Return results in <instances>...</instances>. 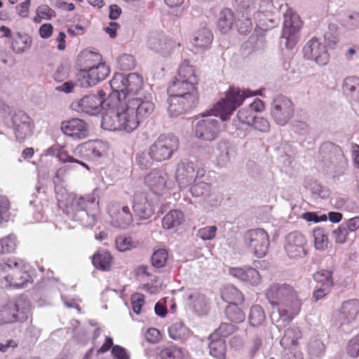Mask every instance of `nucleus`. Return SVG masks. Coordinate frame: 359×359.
Segmentation results:
<instances>
[{
	"label": "nucleus",
	"instance_id": "1",
	"mask_svg": "<svg viewBox=\"0 0 359 359\" xmlns=\"http://www.w3.org/2000/svg\"><path fill=\"white\" fill-rule=\"evenodd\" d=\"M262 90L251 91L230 88L224 98H222L213 108L203 114V118L198 121L194 126V135L206 141H212L220 131L221 121H226L231 114L242 104L246 97L253 95H262Z\"/></svg>",
	"mask_w": 359,
	"mask_h": 359
},
{
	"label": "nucleus",
	"instance_id": "2",
	"mask_svg": "<svg viewBox=\"0 0 359 359\" xmlns=\"http://www.w3.org/2000/svg\"><path fill=\"white\" fill-rule=\"evenodd\" d=\"M108 109L102 114V126L109 130L131 133L154 112L155 107L147 102L143 104L116 100L107 103Z\"/></svg>",
	"mask_w": 359,
	"mask_h": 359
},
{
	"label": "nucleus",
	"instance_id": "3",
	"mask_svg": "<svg viewBox=\"0 0 359 359\" xmlns=\"http://www.w3.org/2000/svg\"><path fill=\"white\" fill-rule=\"evenodd\" d=\"M99 189L95 188L90 194L77 195L58 187L55 189V197L59 207L69 218L83 226L92 227L99 211Z\"/></svg>",
	"mask_w": 359,
	"mask_h": 359
},
{
	"label": "nucleus",
	"instance_id": "4",
	"mask_svg": "<svg viewBox=\"0 0 359 359\" xmlns=\"http://www.w3.org/2000/svg\"><path fill=\"white\" fill-rule=\"evenodd\" d=\"M110 86L113 90L111 98L116 97L119 101L141 104L147 102L155 107L150 88L144 85L142 76L137 73H116L110 81Z\"/></svg>",
	"mask_w": 359,
	"mask_h": 359
},
{
	"label": "nucleus",
	"instance_id": "5",
	"mask_svg": "<svg viewBox=\"0 0 359 359\" xmlns=\"http://www.w3.org/2000/svg\"><path fill=\"white\" fill-rule=\"evenodd\" d=\"M266 297L274 310H276L279 319L290 322L298 315L302 307V301L297 291L287 283L271 284L266 290Z\"/></svg>",
	"mask_w": 359,
	"mask_h": 359
},
{
	"label": "nucleus",
	"instance_id": "6",
	"mask_svg": "<svg viewBox=\"0 0 359 359\" xmlns=\"http://www.w3.org/2000/svg\"><path fill=\"white\" fill-rule=\"evenodd\" d=\"M83 60V67L76 74V84L81 88H88L95 86L100 81L106 79L109 74L110 69L100 60L97 53L89 52L80 56Z\"/></svg>",
	"mask_w": 359,
	"mask_h": 359
},
{
	"label": "nucleus",
	"instance_id": "7",
	"mask_svg": "<svg viewBox=\"0 0 359 359\" xmlns=\"http://www.w3.org/2000/svg\"><path fill=\"white\" fill-rule=\"evenodd\" d=\"M21 262L15 257L8 258L0 262V271L4 287H23L31 280L30 275L20 269Z\"/></svg>",
	"mask_w": 359,
	"mask_h": 359
},
{
	"label": "nucleus",
	"instance_id": "8",
	"mask_svg": "<svg viewBox=\"0 0 359 359\" xmlns=\"http://www.w3.org/2000/svg\"><path fill=\"white\" fill-rule=\"evenodd\" d=\"M30 304L23 297L9 301L0 308V325L25 321L30 314Z\"/></svg>",
	"mask_w": 359,
	"mask_h": 359
},
{
	"label": "nucleus",
	"instance_id": "9",
	"mask_svg": "<svg viewBox=\"0 0 359 359\" xmlns=\"http://www.w3.org/2000/svg\"><path fill=\"white\" fill-rule=\"evenodd\" d=\"M245 247L257 258L264 257L270 245L268 233L262 228L248 230L243 236Z\"/></svg>",
	"mask_w": 359,
	"mask_h": 359
},
{
	"label": "nucleus",
	"instance_id": "10",
	"mask_svg": "<svg viewBox=\"0 0 359 359\" xmlns=\"http://www.w3.org/2000/svg\"><path fill=\"white\" fill-rule=\"evenodd\" d=\"M179 140L172 135H161L150 145L151 153L155 161L161 162L172 158L179 149Z\"/></svg>",
	"mask_w": 359,
	"mask_h": 359
},
{
	"label": "nucleus",
	"instance_id": "11",
	"mask_svg": "<svg viewBox=\"0 0 359 359\" xmlns=\"http://www.w3.org/2000/svg\"><path fill=\"white\" fill-rule=\"evenodd\" d=\"M302 27L299 16L291 10L286 11L284 15V25L280 44L287 49H292L299 39V31Z\"/></svg>",
	"mask_w": 359,
	"mask_h": 359
},
{
	"label": "nucleus",
	"instance_id": "12",
	"mask_svg": "<svg viewBox=\"0 0 359 359\" xmlns=\"http://www.w3.org/2000/svg\"><path fill=\"white\" fill-rule=\"evenodd\" d=\"M205 170L194 162L182 161L177 164L175 178L180 189H184L205 175Z\"/></svg>",
	"mask_w": 359,
	"mask_h": 359
},
{
	"label": "nucleus",
	"instance_id": "13",
	"mask_svg": "<svg viewBox=\"0 0 359 359\" xmlns=\"http://www.w3.org/2000/svg\"><path fill=\"white\" fill-rule=\"evenodd\" d=\"M283 249L287 257L291 259L304 258L307 255V240L298 231L287 233L284 238Z\"/></svg>",
	"mask_w": 359,
	"mask_h": 359
},
{
	"label": "nucleus",
	"instance_id": "14",
	"mask_svg": "<svg viewBox=\"0 0 359 359\" xmlns=\"http://www.w3.org/2000/svg\"><path fill=\"white\" fill-rule=\"evenodd\" d=\"M105 96L103 90L98 91L97 95H85L80 100L73 102L71 108L78 113L97 115L104 109Z\"/></svg>",
	"mask_w": 359,
	"mask_h": 359
},
{
	"label": "nucleus",
	"instance_id": "15",
	"mask_svg": "<svg viewBox=\"0 0 359 359\" xmlns=\"http://www.w3.org/2000/svg\"><path fill=\"white\" fill-rule=\"evenodd\" d=\"M294 114V104L288 97L279 95L276 96L271 106V116L279 126H285Z\"/></svg>",
	"mask_w": 359,
	"mask_h": 359
},
{
	"label": "nucleus",
	"instance_id": "16",
	"mask_svg": "<svg viewBox=\"0 0 359 359\" xmlns=\"http://www.w3.org/2000/svg\"><path fill=\"white\" fill-rule=\"evenodd\" d=\"M278 8L273 7L271 3V6H267L266 3H257V8L253 13V20L257 27L262 30H268L276 27L278 25V18L276 17V13Z\"/></svg>",
	"mask_w": 359,
	"mask_h": 359
},
{
	"label": "nucleus",
	"instance_id": "17",
	"mask_svg": "<svg viewBox=\"0 0 359 359\" xmlns=\"http://www.w3.org/2000/svg\"><path fill=\"white\" fill-rule=\"evenodd\" d=\"M359 313V301L349 299L341 304L340 309L333 316L335 326L342 327L354 322Z\"/></svg>",
	"mask_w": 359,
	"mask_h": 359
},
{
	"label": "nucleus",
	"instance_id": "18",
	"mask_svg": "<svg viewBox=\"0 0 359 359\" xmlns=\"http://www.w3.org/2000/svg\"><path fill=\"white\" fill-rule=\"evenodd\" d=\"M303 53L305 58L313 60L320 66L326 65L330 61V54L326 46L315 37L306 43Z\"/></svg>",
	"mask_w": 359,
	"mask_h": 359
},
{
	"label": "nucleus",
	"instance_id": "19",
	"mask_svg": "<svg viewBox=\"0 0 359 359\" xmlns=\"http://www.w3.org/2000/svg\"><path fill=\"white\" fill-rule=\"evenodd\" d=\"M108 150L109 147L106 142L97 140L77 146L73 150V154L78 158L95 159L105 155Z\"/></svg>",
	"mask_w": 359,
	"mask_h": 359
},
{
	"label": "nucleus",
	"instance_id": "20",
	"mask_svg": "<svg viewBox=\"0 0 359 359\" xmlns=\"http://www.w3.org/2000/svg\"><path fill=\"white\" fill-rule=\"evenodd\" d=\"M238 9L241 13L237 26L240 33L245 34L251 30L252 27V19L253 13L257 8V3L255 0H235Z\"/></svg>",
	"mask_w": 359,
	"mask_h": 359
},
{
	"label": "nucleus",
	"instance_id": "21",
	"mask_svg": "<svg viewBox=\"0 0 359 359\" xmlns=\"http://www.w3.org/2000/svg\"><path fill=\"white\" fill-rule=\"evenodd\" d=\"M167 102V111L171 118H177L191 111L198 104L197 101L175 95H170Z\"/></svg>",
	"mask_w": 359,
	"mask_h": 359
},
{
	"label": "nucleus",
	"instance_id": "22",
	"mask_svg": "<svg viewBox=\"0 0 359 359\" xmlns=\"http://www.w3.org/2000/svg\"><path fill=\"white\" fill-rule=\"evenodd\" d=\"M189 191L192 196L200 198L210 206H217L221 202V198L212 190L210 183L204 182H195L190 187Z\"/></svg>",
	"mask_w": 359,
	"mask_h": 359
},
{
	"label": "nucleus",
	"instance_id": "23",
	"mask_svg": "<svg viewBox=\"0 0 359 359\" xmlns=\"http://www.w3.org/2000/svg\"><path fill=\"white\" fill-rule=\"evenodd\" d=\"M168 175L163 170L154 169L144 177L145 184L156 195L163 194L168 189Z\"/></svg>",
	"mask_w": 359,
	"mask_h": 359
},
{
	"label": "nucleus",
	"instance_id": "24",
	"mask_svg": "<svg viewBox=\"0 0 359 359\" xmlns=\"http://www.w3.org/2000/svg\"><path fill=\"white\" fill-rule=\"evenodd\" d=\"M62 132L74 140L86 138L88 135V124L80 118H72L61 123Z\"/></svg>",
	"mask_w": 359,
	"mask_h": 359
},
{
	"label": "nucleus",
	"instance_id": "25",
	"mask_svg": "<svg viewBox=\"0 0 359 359\" xmlns=\"http://www.w3.org/2000/svg\"><path fill=\"white\" fill-rule=\"evenodd\" d=\"M13 131L17 140L21 142L32 135V126L29 116L18 111L12 117Z\"/></svg>",
	"mask_w": 359,
	"mask_h": 359
},
{
	"label": "nucleus",
	"instance_id": "26",
	"mask_svg": "<svg viewBox=\"0 0 359 359\" xmlns=\"http://www.w3.org/2000/svg\"><path fill=\"white\" fill-rule=\"evenodd\" d=\"M114 226L126 229L133 221V215L128 206L121 205L118 203L111 204L108 210Z\"/></svg>",
	"mask_w": 359,
	"mask_h": 359
},
{
	"label": "nucleus",
	"instance_id": "27",
	"mask_svg": "<svg viewBox=\"0 0 359 359\" xmlns=\"http://www.w3.org/2000/svg\"><path fill=\"white\" fill-rule=\"evenodd\" d=\"M197 83L176 79L168 89L169 95H180L187 99L198 102Z\"/></svg>",
	"mask_w": 359,
	"mask_h": 359
},
{
	"label": "nucleus",
	"instance_id": "28",
	"mask_svg": "<svg viewBox=\"0 0 359 359\" xmlns=\"http://www.w3.org/2000/svg\"><path fill=\"white\" fill-rule=\"evenodd\" d=\"M147 46L151 50L167 54L174 46V42L161 32H151L147 36Z\"/></svg>",
	"mask_w": 359,
	"mask_h": 359
},
{
	"label": "nucleus",
	"instance_id": "29",
	"mask_svg": "<svg viewBox=\"0 0 359 359\" xmlns=\"http://www.w3.org/2000/svg\"><path fill=\"white\" fill-rule=\"evenodd\" d=\"M213 40L212 31L205 25L200 27L194 34L191 43L196 52L202 53L209 48Z\"/></svg>",
	"mask_w": 359,
	"mask_h": 359
},
{
	"label": "nucleus",
	"instance_id": "30",
	"mask_svg": "<svg viewBox=\"0 0 359 359\" xmlns=\"http://www.w3.org/2000/svg\"><path fill=\"white\" fill-rule=\"evenodd\" d=\"M189 306L198 315H203L208 311V302L203 294L196 290H189L186 293Z\"/></svg>",
	"mask_w": 359,
	"mask_h": 359
},
{
	"label": "nucleus",
	"instance_id": "31",
	"mask_svg": "<svg viewBox=\"0 0 359 359\" xmlns=\"http://www.w3.org/2000/svg\"><path fill=\"white\" fill-rule=\"evenodd\" d=\"M133 211L140 219H147L154 213L152 205L143 194L135 196Z\"/></svg>",
	"mask_w": 359,
	"mask_h": 359
},
{
	"label": "nucleus",
	"instance_id": "32",
	"mask_svg": "<svg viewBox=\"0 0 359 359\" xmlns=\"http://www.w3.org/2000/svg\"><path fill=\"white\" fill-rule=\"evenodd\" d=\"M302 337V332L299 327L292 325L284 331L280 344L285 350L297 348L298 340Z\"/></svg>",
	"mask_w": 359,
	"mask_h": 359
},
{
	"label": "nucleus",
	"instance_id": "33",
	"mask_svg": "<svg viewBox=\"0 0 359 359\" xmlns=\"http://www.w3.org/2000/svg\"><path fill=\"white\" fill-rule=\"evenodd\" d=\"M232 153L233 149L228 141H219L215 150L217 165L220 167L226 166L230 162Z\"/></svg>",
	"mask_w": 359,
	"mask_h": 359
},
{
	"label": "nucleus",
	"instance_id": "34",
	"mask_svg": "<svg viewBox=\"0 0 359 359\" xmlns=\"http://www.w3.org/2000/svg\"><path fill=\"white\" fill-rule=\"evenodd\" d=\"M235 21L233 11L227 8L220 11L217 16V27L222 34L228 33L232 28Z\"/></svg>",
	"mask_w": 359,
	"mask_h": 359
},
{
	"label": "nucleus",
	"instance_id": "35",
	"mask_svg": "<svg viewBox=\"0 0 359 359\" xmlns=\"http://www.w3.org/2000/svg\"><path fill=\"white\" fill-rule=\"evenodd\" d=\"M208 345L210 354L216 359H226V346L224 339L210 334Z\"/></svg>",
	"mask_w": 359,
	"mask_h": 359
},
{
	"label": "nucleus",
	"instance_id": "36",
	"mask_svg": "<svg viewBox=\"0 0 359 359\" xmlns=\"http://www.w3.org/2000/svg\"><path fill=\"white\" fill-rule=\"evenodd\" d=\"M111 348V354L114 359H130L126 349L118 345H113V340L110 337H106L104 343L97 350V353H103Z\"/></svg>",
	"mask_w": 359,
	"mask_h": 359
},
{
	"label": "nucleus",
	"instance_id": "37",
	"mask_svg": "<svg viewBox=\"0 0 359 359\" xmlns=\"http://www.w3.org/2000/svg\"><path fill=\"white\" fill-rule=\"evenodd\" d=\"M332 153L334 156L331 157V164L333 165V172L337 175H342L347 166V160L341 149L337 146L332 145Z\"/></svg>",
	"mask_w": 359,
	"mask_h": 359
},
{
	"label": "nucleus",
	"instance_id": "38",
	"mask_svg": "<svg viewBox=\"0 0 359 359\" xmlns=\"http://www.w3.org/2000/svg\"><path fill=\"white\" fill-rule=\"evenodd\" d=\"M184 214L178 210H172L162 219V226L165 229H172L178 227L184 222Z\"/></svg>",
	"mask_w": 359,
	"mask_h": 359
},
{
	"label": "nucleus",
	"instance_id": "39",
	"mask_svg": "<svg viewBox=\"0 0 359 359\" xmlns=\"http://www.w3.org/2000/svg\"><path fill=\"white\" fill-rule=\"evenodd\" d=\"M169 337L174 340L184 341L191 335V330L181 321L171 324L168 327Z\"/></svg>",
	"mask_w": 359,
	"mask_h": 359
},
{
	"label": "nucleus",
	"instance_id": "40",
	"mask_svg": "<svg viewBox=\"0 0 359 359\" xmlns=\"http://www.w3.org/2000/svg\"><path fill=\"white\" fill-rule=\"evenodd\" d=\"M32 43L31 37L18 32L13 36L11 48L15 53L20 54L28 50L32 46Z\"/></svg>",
	"mask_w": 359,
	"mask_h": 359
},
{
	"label": "nucleus",
	"instance_id": "41",
	"mask_svg": "<svg viewBox=\"0 0 359 359\" xmlns=\"http://www.w3.org/2000/svg\"><path fill=\"white\" fill-rule=\"evenodd\" d=\"M342 90L345 95L351 99L359 101V78L348 76L344 79L342 83Z\"/></svg>",
	"mask_w": 359,
	"mask_h": 359
},
{
	"label": "nucleus",
	"instance_id": "42",
	"mask_svg": "<svg viewBox=\"0 0 359 359\" xmlns=\"http://www.w3.org/2000/svg\"><path fill=\"white\" fill-rule=\"evenodd\" d=\"M222 298L230 304H238L243 301V295L232 285H226L222 291Z\"/></svg>",
	"mask_w": 359,
	"mask_h": 359
},
{
	"label": "nucleus",
	"instance_id": "43",
	"mask_svg": "<svg viewBox=\"0 0 359 359\" xmlns=\"http://www.w3.org/2000/svg\"><path fill=\"white\" fill-rule=\"evenodd\" d=\"M178 80H185L186 81H191L198 83L197 77L195 74L194 69L190 65L189 61L184 60L180 65L177 76L175 78Z\"/></svg>",
	"mask_w": 359,
	"mask_h": 359
},
{
	"label": "nucleus",
	"instance_id": "44",
	"mask_svg": "<svg viewBox=\"0 0 359 359\" xmlns=\"http://www.w3.org/2000/svg\"><path fill=\"white\" fill-rule=\"evenodd\" d=\"M255 116V114L248 107L242 108L238 111L236 118L233 120V124L237 128H239L240 124L251 126Z\"/></svg>",
	"mask_w": 359,
	"mask_h": 359
},
{
	"label": "nucleus",
	"instance_id": "45",
	"mask_svg": "<svg viewBox=\"0 0 359 359\" xmlns=\"http://www.w3.org/2000/svg\"><path fill=\"white\" fill-rule=\"evenodd\" d=\"M92 262L96 268L106 271L110 266L111 256L106 251L97 252L93 255Z\"/></svg>",
	"mask_w": 359,
	"mask_h": 359
},
{
	"label": "nucleus",
	"instance_id": "46",
	"mask_svg": "<svg viewBox=\"0 0 359 359\" xmlns=\"http://www.w3.org/2000/svg\"><path fill=\"white\" fill-rule=\"evenodd\" d=\"M18 245V239L11 233L0 238V255L14 252Z\"/></svg>",
	"mask_w": 359,
	"mask_h": 359
},
{
	"label": "nucleus",
	"instance_id": "47",
	"mask_svg": "<svg viewBox=\"0 0 359 359\" xmlns=\"http://www.w3.org/2000/svg\"><path fill=\"white\" fill-rule=\"evenodd\" d=\"M314 247L316 250L324 251L329 244V239L325 230L320 228L315 229L313 231Z\"/></svg>",
	"mask_w": 359,
	"mask_h": 359
},
{
	"label": "nucleus",
	"instance_id": "48",
	"mask_svg": "<svg viewBox=\"0 0 359 359\" xmlns=\"http://www.w3.org/2000/svg\"><path fill=\"white\" fill-rule=\"evenodd\" d=\"M266 318L263 309L259 305H254L251 307L249 314V323L253 327L262 324Z\"/></svg>",
	"mask_w": 359,
	"mask_h": 359
},
{
	"label": "nucleus",
	"instance_id": "49",
	"mask_svg": "<svg viewBox=\"0 0 359 359\" xmlns=\"http://www.w3.org/2000/svg\"><path fill=\"white\" fill-rule=\"evenodd\" d=\"M226 316L231 322L239 323L245 320V314L237 306V304H230L226 308Z\"/></svg>",
	"mask_w": 359,
	"mask_h": 359
},
{
	"label": "nucleus",
	"instance_id": "50",
	"mask_svg": "<svg viewBox=\"0 0 359 359\" xmlns=\"http://www.w3.org/2000/svg\"><path fill=\"white\" fill-rule=\"evenodd\" d=\"M156 161L151 153V149L139 152L136 154V162L143 169H147L151 167L154 162Z\"/></svg>",
	"mask_w": 359,
	"mask_h": 359
},
{
	"label": "nucleus",
	"instance_id": "51",
	"mask_svg": "<svg viewBox=\"0 0 359 359\" xmlns=\"http://www.w3.org/2000/svg\"><path fill=\"white\" fill-rule=\"evenodd\" d=\"M325 347L321 340L313 338L309 341L308 353L313 358H320L325 352Z\"/></svg>",
	"mask_w": 359,
	"mask_h": 359
},
{
	"label": "nucleus",
	"instance_id": "52",
	"mask_svg": "<svg viewBox=\"0 0 359 359\" xmlns=\"http://www.w3.org/2000/svg\"><path fill=\"white\" fill-rule=\"evenodd\" d=\"M324 39L327 46H334L339 41V31L337 24L330 23L328 25L327 30L324 34Z\"/></svg>",
	"mask_w": 359,
	"mask_h": 359
},
{
	"label": "nucleus",
	"instance_id": "53",
	"mask_svg": "<svg viewBox=\"0 0 359 359\" xmlns=\"http://www.w3.org/2000/svg\"><path fill=\"white\" fill-rule=\"evenodd\" d=\"M55 16V12L47 5L39 6L36 11L34 22L40 23L43 19L50 20Z\"/></svg>",
	"mask_w": 359,
	"mask_h": 359
},
{
	"label": "nucleus",
	"instance_id": "54",
	"mask_svg": "<svg viewBox=\"0 0 359 359\" xmlns=\"http://www.w3.org/2000/svg\"><path fill=\"white\" fill-rule=\"evenodd\" d=\"M168 252L165 249H158L154 251L153 253L151 260L153 266L156 268L163 267L168 260Z\"/></svg>",
	"mask_w": 359,
	"mask_h": 359
},
{
	"label": "nucleus",
	"instance_id": "55",
	"mask_svg": "<svg viewBox=\"0 0 359 359\" xmlns=\"http://www.w3.org/2000/svg\"><path fill=\"white\" fill-rule=\"evenodd\" d=\"M242 281L252 286H257L261 283L262 278L258 271L252 267H247Z\"/></svg>",
	"mask_w": 359,
	"mask_h": 359
},
{
	"label": "nucleus",
	"instance_id": "56",
	"mask_svg": "<svg viewBox=\"0 0 359 359\" xmlns=\"http://www.w3.org/2000/svg\"><path fill=\"white\" fill-rule=\"evenodd\" d=\"M314 280L320 283V286L330 287L332 286V273L328 270H321L316 272L313 276Z\"/></svg>",
	"mask_w": 359,
	"mask_h": 359
},
{
	"label": "nucleus",
	"instance_id": "57",
	"mask_svg": "<svg viewBox=\"0 0 359 359\" xmlns=\"http://www.w3.org/2000/svg\"><path fill=\"white\" fill-rule=\"evenodd\" d=\"M162 359H182V351L177 346H170L163 349L160 353Z\"/></svg>",
	"mask_w": 359,
	"mask_h": 359
},
{
	"label": "nucleus",
	"instance_id": "58",
	"mask_svg": "<svg viewBox=\"0 0 359 359\" xmlns=\"http://www.w3.org/2000/svg\"><path fill=\"white\" fill-rule=\"evenodd\" d=\"M136 243L131 237L119 236L116 240V247L120 252H125L135 247Z\"/></svg>",
	"mask_w": 359,
	"mask_h": 359
},
{
	"label": "nucleus",
	"instance_id": "59",
	"mask_svg": "<svg viewBox=\"0 0 359 359\" xmlns=\"http://www.w3.org/2000/svg\"><path fill=\"white\" fill-rule=\"evenodd\" d=\"M217 227L216 226H208L201 228L197 231V236L203 241L212 240L217 233Z\"/></svg>",
	"mask_w": 359,
	"mask_h": 359
},
{
	"label": "nucleus",
	"instance_id": "60",
	"mask_svg": "<svg viewBox=\"0 0 359 359\" xmlns=\"http://www.w3.org/2000/svg\"><path fill=\"white\" fill-rule=\"evenodd\" d=\"M235 326L229 323H222L212 334H217V338L224 339L235 331Z\"/></svg>",
	"mask_w": 359,
	"mask_h": 359
},
{
	"label": "nucleus",
	"instance_id": "61",
	"mask_svg": "<svg viewBox=\"0 0 359 359\" xmlns=\"http://www.w3.org/2000/svg\"><path fill=\"white\" fill-rule=\"evenodd\" d=\"M346 352L352 358L359 355V334L349 340L346 346Z\"/></svg>",
	"mask_w": 359,
	"mask_h": 359
},
{
	"label": "nucleus",
	"instance_id": "62",
	"mask_svg": "<svg viewBox=\"0 0 359 359\" xmlns=\"http://www.w3.org/2000/svg\"><path fill=\"white\" fill-rule=\"evenodd\" d=\"M251 127L262 133H266L270 130V124L268 120L263 117L255 116Z\"/></svg>",
	"mask_w": 359,
	"mask_h": 359
},
{
	"label": "nucleus",
	"instance_id": "63",
	"mask_svg": "<svg viewBox=\"0 0 359 359\" xmlns=\"http://www.w3.org/2000/svg\"><path fill=\"white\" fill-rule=\"evenodd\" d=\"M348 232V231L344 224L339 225L337 229L332 231L333 238L335 242L339 244L345 243Z\"/></svg>",
	"mask_w": 359,
	"mask_h": 359
},
{
	"label": "nucleus",
	"instance_id": "64",
	"mask_svg": "<svg viewBox=\"0 0 359 359\" xmlns=\"http://www.w3.org/2000/svg\"><path fill=\"white\" fill-rule=\"evenodd\" d=\"M130 301L133 311L136 314H140L141 313L142 306L144 304V295L139 293L133 294L130 298Z\"/></svg>",
	"mask_w": 359,
	"mask_h": 359
}]
</instances>
